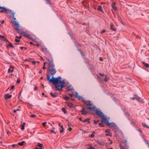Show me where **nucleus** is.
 <instances>
[{
    "mask_svg": "<svg viewBox=\"0 0 149 149\" xmlns=\"http://www.w3.org/2000/svg\"><path fill=\"white\" fill-rule=\"evenodd\" d=\"M65 83V82L64 80H63L62 81H60L59 82V85L58 86L56 85L55 86V90H62V88L64 87V84Z\"/></svg>",
    "mask_w": 149,
    "mask_h": 149,
    "instance_id": "4",
    "label": "nucleus"
},
{
    "mask_svg": "<svg viewBox=\"0 0 149 149\" xmlns=\"http://www.w3.org/2000/svg\"><path fill=\"white\" fill-rule=\"evenodd\" d=\"M62 109L63 111V112L64 113V114H65L66 113V111H65V109L64 108H62Z\"/></svg>",
    "mask_w": 149,
    "mask_h": 149,
    "instance_id": "33",
    "label": "nucleus"
},
{
    "mask_svg": "<svg viewBox=\"0 0 149 149\" xmlns=\"http://www.w3.org/2000/svg\"><path fill=\"white\" fill-rule=\"evenodd\" d=\"M64 98L66 100H68L69 98V97L67 96H65L64 97Z\"/></svg>",
    "mask_w": 149,
    "mask_h": 149,
    "instance_id": "45",
    "label": "nucleus"
},
{
    "mask_svg": "<svg viewBox=\"0 0 149 149\" xmlns=\"http://www.w3.org/2000/svg\"><path fill=\"white\" fill-rule=\"evenodd\" d=\"M23 34L24 36L27 37H29V35L27 33L24 32Z\"/></svg>",
    "mask_w": 149,
    "mask_h": 149,
    "instance_id": "24",
    "label": "nucleus"
},
{
    "mask_svg": "<svg viewBox=\"0 0 149 149\" xmlns=\"http://www.w3.org/2000/svg\"><path fill=\"white\" fill-rule=\"evenodd\" d=\"M135 99H136L138 101H139L141 102H143V101L142 99L140 97L137 96L136 95H134V97H133L132 98V100H134Z\"/></svg>",
    "mask_w": 149,
    "mask_h": 149,
    "instance_id": "9",
    "label": "nucleus"
},
{
    "mask_svg": "<svg viewBox=\"0 0 149 149\" xmlns=\"http://www.w3.org/2000/svg\"><path fill=\"white\" fill-rule=\"evenodd\" d=\"M98 10L100 11V12L103 13V11L102 9V7L101 6H99L97 8Z\"/></svg>",
    "mask_w": 149,
    "mask_h": 149,
    "instance_id": "16",
    "label": "nucleus"
},
{
    "mask_svg": "<svg viewBox=\"0 0 149 149\" xmlns=\"http://www.w3.org/2000/svg\"><path fill=\"white\" fill-rule=\"evenodd\" d=\"M88 120L89 119H86L85 120L82 121L84 123H85V122H87L88 123H89L90 122L88 121Z\"/></svg>",
    "mask_w": 149,
    "mask_h": 149,
    "instance_id": "31",
    "label": "nucleus"
},
{
    "mask_svg": "<svg viewBox=\"0 0 149 149\" xmlns=\"http://www.w3.org/2000/svg\"><path fill=\"white\" fill-rule=\"evenodd\" d=\"M47 63V62H45L44 63V65H43V66L42 67V69H45L46 68L45 67V65Z\"/></svg>",
    "mask_w": 149,
    "mask_h": 149,
    "instance_id": "30",
    "label": "nucleus"
},
{
    "mask_svg": "<svg viewBox=\"0 0 149 149\" xmlns=\"http://www.w3.org/2000/svg\"><path fill=\"white\" fill-rule=\"evenodd\" d=\"M63 132V129H61V130H60V132L61 133Z\"/></svg>",
    "mask_w": 149,
    "mask_h": 149,
    "instance_id": "55",
    "label": "nucleus"
},
{
    "mask_svg": "<svg viewBox=\"0 0 149 149\" xmlns=\"http://www.w3.org/2000/svg\"><path fill=\"white\" fill-rule=\"evenodd\" d=\"M36 115L35 114H33L31 116V118H34L36 117Z\"/></svg>",
    "mask_w": 149,
    "mask_h": 149,
    "instance_id": "41",
    "label": "nucleus"
},
{
    "mask_svg": "<svg viewBox=\"0 0 149 149\" xmlns=\"http://www.w3.org/2000/svg\"><path fill=\"white\" fill-rule=\"evenodd\" d=\"M142 63L145 65V66L147 68L149 67V65L147 63H146L144 62H142Z\"/></svg>",
    "mask_w": 149,
    "mask_h": 149,
    "instance_id": "21",
    "label": "nucleus"
},
{
    "mask_svg": "<svg viewBox=\"0 0 149 149\" xmlns=\"http://www.w3.org/2000/svg\"><path fill=\"white\" fill-rule=\"evenodd\" d=\"M52 68L51 69L50 68H48V71L50 73V74L52 75H53L55 74L56 72V70L55 68V66L53 67V66H52Z\"/></svg>",
    "mask_w": 149,
    "mask_h": 149,
    "instance_id": "5",
    "label": "nucleus"
},
{
    "mask_svg": "<svg viewBox=\"0 0 149 149\" xmlns=\"http://www.w3.org/2000/svg\"><path fill=\"white\" fill-rule=\"evenodd\" d=\"M110 130L109 129H107V130H105V132H108V133H110Z\"/></svg>",
    "mask_w": 149,
    "mask_h": 149,
    "instance_id": "36",
    "label": "nucleus"
},
{
    "mask_svg": "<svg viewBox=\"0 0 149 149\" xmlns=\"http://www.w3.org/2000/svg\"><path fill=\"white\" fill-rule=\"evenodd\" d=\"M106 31L105 30H104L100 32V33L102 34L105 32Z\"/></svg>",
    "mask_w": 149,
    "mask_h": 149,
    "instance_id": "43",
    "label": "nucleus"
},
{
    "mask_svg": "<svg viewBox=\"0 0 149 149\" xmlns=\"http://www.w3.org/2000/svg\"><path fill=\"white\" fill-rule=\"evenodd\" d=\"M0 9H2L1 10H0V12H2L5 13H7L9 11H11L10 10L6 9L3 7H2V8H0Z\"/></svg>",
    "mask_w": 149,
    "mask_h": 149,
    "instance_id": "8",
    "label": "nucleus"
},
{
    "mask_svg": "<svg viewBox=\"0 0 149 149\" xmlns=\"http://www.w3.org/2000/svg\"><path fill=\"white\" fill-rule=\"evenodd\" d=\"M99 60L100 61H102L103 60V59L102 58H99Z\"/></svg>",
    "mask_w": 149,
    "mask_h": 149,
    "instance_id": "59",
    "label": "nucleus"
},
{
    "mask_svg": "<svg viewBox=\"0 0 149 149\" xmlns=\"http://www.w3.org/2000/svg\"><path fill=\"white\" fill-rule=\"evenodd\" d=\"M114 27V25L112 24H111L110 25L111 29L113 30L114 31H116V30Z\"/></svg>",
    "mask_w": 149,
    "mask_h": 149,
    "instance_id": "18",
    "label": "nucleus"
},
{
    "mask_svg": "<svg viewBox=\"0 0 149 149\" xmlns=\"http://www.w3.org/2000/svg\"><path fill=\"white\" fill-rule=\"evenodd\" d=\"M116 3L115 2L112 3L111 6L112 8L115 11H116L117 10V7L116 6Z\"/></svg>",
    "mask_w": 149,
    "mask_h": 149,
    "instance_id": "11",
    "label": "nucleus"
},
{
    "mask_svg": "<svg viewBox=\"0 0 149 149\" xmlns=\"http://www.w3.org/2000/svg\"><path fill=\"white\" fill-rule=\"evenodd\" d=\"M4 20L0 21V22L2 24H3L4 23Z\"/></svg>",
    "mask_w": 149,
    "mask_h": 149,
    "instance_id": "58",
    "label": "nucleus"
},
{
    "mask_svg": "<svg viewBox=\"0 0 149 149\" xmlns=\"http://www.w3.org/2000/svg\"><path fill=\"white\" fill-rule=\"evenodd\" d=\"M73 88V87L71 86H69L66 88V90L68 91H69L72 90Z\"/></svg>",
    "mask_w": 149,
    "mask_h": 149,
    "instance_id": "20",
    "label": "nucleus"
},
{
    "mask_svg": "<svg viewBox=\"0 0 149 149\" xmlns=\"http://www.w3.org/2000/svg\"><path fill=\"white\" fill-rule=\"evenodd\" d=\"M142 125L144 127H147V128H148V127L146 124L145 123H142Z\"/></svg>",
    "mask_w": 149,
    "mask_h": 149,
    "instance_id": "34",
    "label": "nucleus"
},
{
    "mask_svg": "<svg viewBox=\"0 0 149 149\" xmlns=\"http://www.w3.org/2000/svg\"><path fill=\"white\" fill-rule=\"evenodd\" d=\"M95 148L94 147H93L92 146H91V145H90L89 147L88 148V149H95Z\"/></svg>",
    "mask_w": 149,
    "mask_h": 149,
    "instance_id": "32",
    "label": "nucleus"
},
{
    "mask_svg": "<svg viewBox=\"0 0 149 149\" xmlns=\"http://www.w3.org/2000/svg\"><path fill=\"white\" fill-rule=\"evenodd\" d=\"M24 141H22L21 142H19L18 143V144L19 145L22 146L23 145L24 143Z\"/></svg>",
    "mask_w": 149,
    "mask_h": 149,
    "instance_id": "27",
    "label": "nucleus"
},
{
    "mask_svg": "<svg viewBox=\"0 0 149 149\" xmlns=\"http://www.w3.org/2000/svg\"><path fill=\"white\" fill-rule=\"evenodd\" d=\"M14 13H12V17L13 19L14 20H15L16 19V18L15 17H14Z\"/></svg>",
    "mask_w": 149,
    "mask_h": 149,
    "instance_id": "40",
    "label": "nucleus"
},
{
    "mask_svg": "<svg viewBox=\"0 0 149 149\" xmlns=\"http://www.w3.org/2000/svg\"><path fill=\"white\" fill-rule=\"evenodd\" d=\"M69 95L71 97H72L73 95V94H69Z\"/></svg>",
    "mask_w": 149,
    "mask_h": 149,
    "instance_id": "60",
    "label": "nucleus"
},
{
    "mask_svg": "<svg viewBox=\"0 0 149 149\" xmlns=\"http://www.w3.org/2000/svg\"><path fill=\"white\" fill-rule=\"evenodd\" d=\"M72 128H69L68 129V130H69L70 131H71V130H72Z\"/></svg>",
    "mask_w": 149,
    "mask_h": 149,
    "instance_id": "61",
    "label": "nucleus"
},
{
    "mask_svg": "<svg viewBox=\"0 0 149 149\" xmlns=\"http://www.w3.org/2000/svg\"><path fill=\"white\" fill-rule=\"evenodd\" d=\"M85 103L86 104V108L89 110L93 111L95 108V107L89 101H87L85 102Z\"/></svg>",
    "mask_w": 149,
    "mask_h": 149,
    "instance_id": "3",
    "label": "nucleus"
},
{
    "mask_svg": "<svg viewBox=\"0 0 149 149\" xmlns=\"http://www.w3.org/2000/svg\"><path fill=\"white\" fill-rule=\"evenodd\" d=\"M20 80L19 79H18L17 81V83H19L20 82Z\"/></svg>",
    "mask_w": 149,
    "mask_h": 149,
    "instance_id": "56",
    "label": "nucleus"
},
{
    "mask_svg": "<svg viewBox=\"0 0 149 149\" xmlns=\"http://www.w3.org/2000/svg\"><path fill=\"white\" fill-rule=\"evenodd\" d=\"M14 71V67L12 66H10L9 68L8 69V72L10 73L13 72Z\"/></svg>",
    "mask_w": 149,
    "mask_h": 149,
    "instance_id": "13",
    "label": "nucleus"
},
{
    "mask_svg": "<svg viewBox=\"0 0 149 149\" xmlns=\"http://www.w3.org/2000/svg\"><path fill=\"white\" fill-rule=\"evenodd\" d=\"M47 3V4H51V3L49 1V0H46Z\"/></svg>",
    "mask_w": 149,
    "mask_h": 149,
    "instance_id": "42",
    "label": "nucleus"
},
{
    "mask_svg": "<svg viewBox=\"0 0 149 149\" xmlns=\"http://www.w3.org/2000/svg\"><path fill=\"white\" fill-rule=\"evenodd\" d=\"M30 44H31V45H33V43L32 42H30Z\"/></svg>",
    "mask_w": 149,
    "mask_h": 149,
    "instance_id": "63",
    "label": "nucleus"
},
{
    "mask_svg": "<svg viewBox=\"0 0 149 149\" xmlns=\"http://www.w3.org/2000/svg\"><path fill=\"white\" fill-rule=\"evenodd\" d=\"M75 94H76V96L78 98H80L81 97L79 95H78V93L77 92H75Z\"/></svg>",
    "mask_w": 149,
    "mask_h": 149,
    "instance_id": "25",
    "label": "nucleus"
},
{
    "mask_svg": "<svg viewBox=\"0 0 149 149\" xmlns=\"http://www.w3.org/2000/svg\"><path fill=\"white\" fill-rule=\"evenodd\" d=\"M32 63L34 65L36 63V62L35 61H32Z\"/></svg>",
    "mask_w": 149,
    "mask_h": 149,
    "instance_id": "57",
    "label": "nucleus"
},
{
    "mask_svg": "<svg viewBox=\"0 0 149 149\" xmlns=\"http://www.w3.org/2000/svg\"><path fill=\"white\" fill-rule=\"evenodd\" d=\"M7 133L8 135H9L11 134L10 132L9 131H7Z\"/></svg>",
    "mask_w": 149,
    "mask_h": 149,
    "instance_id": "52",
    "label": "nucleus"
},
{
    "mask_svg": "<svg viewBox=\"0 0 149 149\" xmlns=\"http://www.w3.org/2000/svg\"><path fill=\"white\" fill-rule=\"evenodd\" d=\"M15 41L16 42H17L19 41V40L17 39H15Z\"/></svg>",
    "mask_w": 149,
    "mask_h": 149,
    "instance_id": "48",
    "label": "nucleus"
},
{
    "mask_svg": "<svg viewBox=\"0 0 149 149\" xmlns=\"http://www.w3.org/2000/svg\"><path fill=\"white\" fill-rule=\"evenodd\" d=\"M50 76L49 75H47V80L49 81L50 83H53V84L57 85L58 82L60 80L61 77H52V79L50 78Z\"/></svg>",
    "mask_w": 149,
    "mask_h": 149,
    "instance_id": "2",
    "label": "nucleus"
},
{
    "mask_svg": "<svg viewBox=\"0 0 149 149\" xmlns=\"http://www.w3.org/2000/svg\"><path fill=\"white\" fill-rule=\"evenodd\" d=\"M47 123L46 122H44V123H42V126H43V127H44L45 126V124H46Z\"/></svg>",
    "mask_w": 149,
    "mask_h": 149,
    "instance_id": "47",
    "label": "nucleus"
},
{
    "mask_svg": "<svg viewBox=\"0 0 149 149\" xmlns=\"http://www.w3.org/2000/svg\"><path fill=\"white\" fill-rule=\"evenodd\" d=\"M93 122H94V124H95V125H96L97 124V122L96 121H95V120H94L93 121Z\"/></svg>",
    "mask_w": 149,
    "mask_h": 149,
    "instance_id": "53",
    "label": "nucleus"
},
{
    "mask_svg": "<svg viewBox=\"0 0 149 149\" xmlns=\"http://www.w3.org/2000/svg\"><path fill=\"white\" fill-rule=\"evenodd\" d=\"M13 111L14 113H15L17 111H16V110H14Z\"/></svg>",
    "mask_w": 149,
    "mask_h": 149,
    "instance_id": "64",
    "label": "nucleus"
},
{
    "mask_svg": "<svg viewBox=\"0 0 149 149\" xmlns=\"http://www.w3.org/2000/svg\"><path fill=\"white\" fill-rule=\"evenodd\" d=\"M14 86H11L10 87V90H11L12 89H13V88H14Z\"/></svg>",
    "mask_w": 149,
    "mask_h": 149,
    "instance_id": "49",
    "label": "nucleus"
},
{
    "mask_svg": "<svg viewBox=\"0 0 149 149\" xmlns=\"http://www.w3.org/2000/svg\"><path fill=\"white\" fill-rule=\"evenodd\" d=\"M109 79V78L108 77L107 75H105V78L104 79V81L105 82L107 81Z\"/></svg>",
    "mask_w": 149,
    "mask_h": 149,
    "instance_id": "23",
    "label": "nucleus"
},
{
    "mask_svg": "<svg viewBox=\"0 0 149 149\" xmlns=\"http://www.w3.org/2000/svg\"><path fill=\"white\" fill-rule=\"evenodd\" d=\"M95 111H96V113L100 117L101 119V123H99V125L100 127H104V125L103 124L102 122L103 121L107 122V118L104 115L103 113L101 111H99L97 110H95Z\"/></svg>",
    "mask_w": 149,
    "mask_h": 149,
    "instance_id": "1",
    "label": "nucleus"
},
{
    "mask_svg": "<svg viewBox=\"0 0 149 149\" xmlns=\"http://www.w3.org/2000/svg\"><path fill=\"white\" fill-rule=\"evenodd\" d=\"M145 142L146 144H148V146H149V143L146 141H145Z\"/></svg>",
    "mask_w": 149,
    "mask_h": 149,
    "instance_id": "50",
    "label": "nucleus"
},
{
    "mask_svg": "<svg viewBox=\"0 0 149 149\" xmlns=\"http://www.w3.org/2000/svg\"><path fill=\"white\" fill-rule=\"evenodd\" d=\"M37 88L35 86L34 87V91H36L37 90Z\"/></svg>",
    "mask_w": 149,
    "mask_h": 149,
    "instance_id": "51",
    "label": "nucleus"
},
{
    "mask_svg": "<svg viewBox=\"0 0 149 149\" xmlns=\"http://www.w3.org/2000/svg\"><path fill=\"white\" fill-rule=\"evenodd\" d=\"M25 125V123H23L22 125V127L21 128V129L23 130L24 129V126Z\"/></svg>",
    "mask_w": 149,
    "mask_h": 149,
    "instance_id": "22",
    "label": "nucleus"
},
{
    "mask_svg": "<svg viewBox=\"0 0 149 149\" xmlns=\"http://www.w3.org/2000/svg\"><path fill=\"white\" fill-rule=\"evenodd\" d=\"M106 136H112V134H111L110 133V134H106Z\"/></svg>",
    "mask_w": 149,
    "mask_h": 149,
    "instance_id": "39",
    "label": "nucleus"
},
{
    "mask_svg": "<svg viewBox=\"0 0 149 149\" xmlns=\"http://www.w3.org/2000/svg\"><path fill=\"white\" fill-rule=\"evenodd\" d=\"M109 119V117H108L107 118V121H104V122L106 123L107 124V125L108 126H110L111 127H113L114 126H115L116 124L115 123H109V122L108 120Z\"/></svg>",
    "mask_w": 149,
    "mask_h": 149,
    "instance_id": "7",
    "label": "nucleus"
},
{
    "mask_svg": "<svg viewBox=\"0 0 149 149\" xmlns=\"http://www.w3.org/2000/svg\"><path fill=\"white\" fill-rule=\"evenodd\" d=\"M43 145V144L42 143H38L37 145L38 146L40 147H42Z\"/></svg>",
    "mask_w": 149,
    "mask_h": 149,
    "instance_id": "28",
    "label": "nucleus"
},
{
    "mask_svg": "<svg viewBox=\"0 0 149 149\" xmlns=\"http://www.w3.org/2000/svg\"><path fill=\"white\" fill-rule=\"evenodd\" d=\"M50 95L53 97H56L57 95H58L57 94H56V93H50Z\"/></svg>",
    "mask_w": 149,
    "mask_h": 149,
    "instance_id": "17",
    "label": "nucleus"
},
{
    "mask_svg": "<svg viewBox=\"0 0 149 149\" xmlns=\"http://www.w3.org/2000/svg\"><path fill=\"white\" fill-rule=\"evenodd\" d=\"M0 38H5V37L4 36H2L0 35Z\"/></svg>",
    "mask_w": 149,
    "mask_h": 149,
    "instance_id": "54",
    "label": "nucleus"
},
{
    "mask_svg": "<svg viewBox=\"0 0 149 149\" xmlns=\"http://www.w3.org/2000/svg\"><path fill=\"white\" fill-rule=\"evenodd\" d=\"M109 140L110 141V144H112V143H113L112 141L111 140Z\"/></svg>",
    "mask_w": 149,
    "mask_h": 149,
    "instance_id": "62",
    "label": "nucleus"
},
{
    "mask_svg": "<svg viewBox=\"0 0 149 149\" xmlns=\"http://www.w3.org/2000/svg\"><path fill=\"white\" fill-rule=\"evenodd\" d=\"M14 25L15 26H17V27L15 28V30L17 31V32H19V24L16 21L15 22Z\"/></svg>",
    "mask_w": 149,
    "mask_h": 149,
    "instance_id": "12",
    "label": "nucleus"
},
{
    "mask_svg": "<svg viewBox=\"0 0 149 149\" xmlns=\"http://www.w3.org/2000/svg\"><path fill=\"white\" fill-rule=\"evenodd\" d=\"M68 105L70 108H72L73 107V105L71 103H68Z\"/></svg>",
    "mask_w": 149,
    "mask_h": 149,
    "instance_id": "26",
    "label": "nucleus"
},
{
    "mask_svg": "<svg viewBox=\"0 0 149 149\" xmlns=\"http://www.w3.org/2000/svg\"><path fill=\"white\" fill-rule=\"evenodd\" d=\"M96 142H97V143H98L99 145H100L102 146H104V142H103L101 141H100L99 140H97V141Z\"/></svg>",
    "mask_w": 149,
    "mask_h": 149,
    "instance_id": "14",
    "label": "nucleus"
},
{
    "mask_svg": "<svg viewBox=\"0 0 149 149\" xmlns=\"http://www.w3.org/2000/svg\"><path fill=\"white\" fill-rule=\"evenodd\" d=\"M11 95H9L8 94H7L5 95V99H7L8 98H11Z\"/></svg>",
    "mask_w": 149,
    "mask_h": 149,
    "instance_id": "15",
    "label": "nucleus"
},
{
    "mask_svg": "<svg viewBox=\"0 0 149 149\" xmlns=\"http://www.w3.org/2000/svg\"><path fill=\"white\" fill-rule=\"evenodd\" d=\"M81 112V114L82 115H87V112L86 111L85 108H83L80 111Z\"/></svg>",
    "mask_w": 149,
    "mask_h": 149,
    "instance_id": "10",
    "label": "nucleus"
},
{
    "mask_svg": "<svg viewBox=\"0 0 149 149\" xmlns=\"http://www.w3.org/2000/svg\"><path fill=\"white\" fill-rule=\"evenodd\" d=\"M95 133V132H93V133L89 135V137L91 138H93L94 136V134Z\"/></svg>",
    "mask_w": 149,
    "mask_h": 149,
    "instance_id": "29",
    "label": "nucleus"
},
{
    "mask_svg": "<svg viewBox=\"0 0 149 149\" xmlns=\"http://www.w3.org/2000/svg\"><path fill=\"white\" fill-rule=\"evenodd\" d=\"M47 60L48 61L49 63H48V68H51L52 66H55L54 64L53 63V60L52 59H47Z\"/></svg>",
    "mask_w": 149,
    "mask_h": 149,
    "instance_id": "6",
    "label": "nucleus"
},
{
    "mask_svg": "<svg viewBox=\"0 0 149 149\" xmlns=\"http://www.w3.org/2000/svg\"><path fill=\"white\" fill-rule=\"evenodd\" d=\"M99 74H100V76H101L102 77V76H103L104 75V74H101V73H99Z\"/></svg>",
    "mask_w": 149,
    "mask_h": 149,
    "instance_id": "46",
    "label": "nucleus"
},
{
    "mask_svg": "<svg viewBox=\"0 0 149 149\" xmlns=\"http://www.w3.org/2000/svg\"><path fill=\"white\" fill-rule=\"evenodd\" d=\"M120 146L121 149H128V147H129V146H127V148H125V146H123L121 144H120Z\"/></svg>",
    "mask_w": 149,
    "mask_h": 149,
    "instance_id": "19",
    "label": "nucleus"
},
{
    "mask_svg": "<svg viewBox=\"0 0 149 149\" xmlns=\"http://www.w3.org/2000/svg\"><path fill=\"white\" fill-rule=\"evenodd\" d=\"M22 37V36H20L19 37H18V36H16L15 37V38H18L19 39H21V38Z\"/></svg>",
    "mask_w": 149,
    "mask_h": 149,
    "instance_id": "44",
    "label": "nucleus"
},
{
    "mask_svg": "<svg viewBox=\"0 0 149 149\" xmlns=\"http://www.w3.org/2000/svg\"><path fill=\"white\" fill-rule=\"evenodd\" d=\"M8 45L11 47L13 48V45L11 43H9L8 44Z\"/></svg>",
    "mask_w": 149,
    "mask_h": 149,
    "instance_id": "35",
    "label": "nucleus"
},
{
    "mask_svg": "<svg viewBox=\"0 0 149 149\" xmlns=\"http://www.w3.org/2000/svg\"><path fill=\"white\" fill-rule=\"evenodd\" d=\"M50 132L51 133H54V134H56V132H55L54 131V130H50Z\"/></svg>",
    "mask_w": 149,
    "mask_h": 149,
    "instance_id": "38",
    "label": "nucleus"
},
{
    "mask_svg": "<svg viewBox=\"0 0 149 149\" xmlns=\"http://www.w3.org/2000/svg\"><path fill=\"white\" fill-rule=\"evenodd\" d=\"M12 146L13 147H15L16 146L18 147V145L17 144H14L12 145Z\"/></svg>",
    "mask_w": 149,
    "mask_h": 149,
    "instance_id": "37",
    "label": "nucleus"
}]
</instances>
